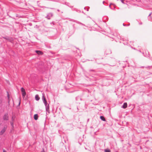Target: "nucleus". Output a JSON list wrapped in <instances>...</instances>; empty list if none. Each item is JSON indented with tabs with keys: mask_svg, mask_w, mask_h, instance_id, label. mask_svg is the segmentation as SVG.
<instances>
[{
	"mask_svg": "<svg viewBox=\"0 0 152 152\" xmlns=\"http://www.w3.org/2000/svg\"><path fill=\"white\" fill-rule=\"evenodd\" d=\"M50 9H53V8H50Z\"/></svg>",
	"mask_w": 152,
	"mask_h": 152,
	"instance_id": "nucleus-31",
	"label": "nucleus"
},
{
	"mask_svg": "<svg viewBox=\"0 0 152 152\" xmlns=\"http://www.w3.org/2000/svg\"><path fill=\"white\" fill-rule=\"evenodd\" d=\"M80 99V100H81V99L79 96H77L76 98V100H78Z\"/></svg>",
	"mask_w": 152,
	"mask_h": 152,
	"instance_id": "nucleus-13",
	"label": "nucleus"
},
{
	"mask_svg": "<svg viewBox=\"0 0 152 152\" xmlns=\"http://www.w3.org/2000/svg\"><path fill=\"white\" fill-rule=\"evenodd\" d=\"M7 97L8 98V104H10V96L9 95V93L8 91H7Z\"/></svg>",
	"mask_w": 152,
	"mask_h": 152,
	"instance_id": "nucleus-9",
	"label": "nucleus"
},
{
	"mask_svg": "<svg viewBox=\"0 0 152 152\" xmlns=\"http://www.w3.org/2000/svg\"><path fill=\"white\" fill-rule=\"evenodd\" d=\"M127 103L124 102V103L123 105L121 107L124 109H125L127 107Z\"/></svg>",
	"mask_w": 152,
	"mask_h": 152,
	"instance_id": "nucleus-5",
	"label": "nucleus"
},
{
	"mask_svg": "<svg viewBox=\"0 0 152 152\" xmlns=\"http://www.w3.org/2000/svg\"><path fill=\"white\" fill-rule=\"evenodd\" d=\"M45 104V106H47L48 105V104L47 102L45 103H44Z\"/></svg>",
	"mask_w": 152,
	"mask_h": 152,
	"instance_id": "nucleus-17",
	"label": "nucleus"
},
{
	"mask_svg": "<svg viewBox=\"0 0 152 152\" xmlns=\"http://www.w3.org/2000/svg\"><path fill=\"white\" fill-rule=\"evenodd\" d=\"M35 52L38 54L39 55H42L43 54V53L40 50H36Z\"/></svg>",
	"mask_w": 152,
	"mask_h": 152,
	"instance_id": "nucleus-6",
	"label": "nucleus"
},
{
	"mask_svg": "<svg viewBox=\"0 0 152 152\" xmlns=\"http://www.w3.org/2000/svg\"><path fill=\"white\" fill-rule=\"evenodd\" d=\"M14 120V117L13 116H12V121H13Z\"/></svg>",
	"mask_w": 152,
	"mask_h": 152,
	"instance_id": "nucleus-18",
	"label": "nucleus"
},
{
	"mask_svg": "<svg viewBox=\"0 0 152 152\" xmlns=\"http://www.w3.org/2000/svg\"><path fill=\"white\" fill-rule=\"evenodd\" d=\"M94 71V70H90V71Z\"/></svg>",
	"mask_w": 152,
	"mask_h": 152,
	"instance_id": "nucleus-28",
	"label": "nucleus"
},
{
	"mask_svg": "<svg viewBox=\"0 0 152 152\" xmlns=\"http://www.w3.org/2000/svg\"><path fill=\"white\" fill-rule=\"evenodd\" d=\"M123 25L124 26H129V24L126 25V24H124L123 23Z\"/></svg>",
	"mask_w": 152,
	"mask_h": 152,
	"instance_id": "nucleus-16",
	"label": "nucleus"
},
{
	"mask_svg": "<svg viewBox=\"0 0 152 152\" xmlns=\"http://www.w3.org/2000/svg\"><path fill=\"white\" fill-rule=\"evenodd\" d=\"M41 152H45V151H44V149L43 150V151H41Z\"/></svg>",
	"mask_w": 152,
	"mask_h": 152,
	"instance_id": "nucleus-27",
	"label": "nucleus"
},
{
	"mask_svg": "<svg viewBox=\"0 0 152 152\" xmlns=\"http://www.w3.org/2000/svg\"><path fill=\"white\" fill-rule=\"evenodd\" d=\"M10 124H11V126L12 127H14V125H13V121H11L10 122Z\"/></svg>",
	"mask_w": 152,
	"mask_h": 152,
	"instance_id": "nucleus-15",
	"label": "nucleus"
},
{
	"mask_svg": "<svg viewBox=\"0 0 152 152\" xmlns=\"http://www.w3.org/2000/svg\"><path fill=\"white\" fill-rule=\"evenodd\" d=\"M110 4V6H109V7H110L111 9H113V8H111V6H110V5H111V4Z\"/></svg>",
	"mask_w": 152,
	"mask_h": 152,
	"instance_id": "nucleus-21",
	"label": "nucleus"
},
{
	"mask_svg": "<svg viewBox=\"0 0 152 152\" xmlns=\"http://www.w3.org/2000/svg\"><path fill=\"white\" fill-rule=\"evenodd\" d=\"M21 91L22 92V94L23 97H24L26 95V92L25 89L23 87L21 88Z\"/></svg>",
	"mask_w": 152,
	"mask_h": 152,
	"instance_id": "nucleus-1",
	"label": "nucleus"
},
{
	"mask_svg": "<svg viewBox=\"0 0 152 152\" xmlns=\"http://www.w3.org/2000/svg\"><path fill=\"white\" fill-rule=\"evenodd\" d=\"M117 1H118L119 0H117Z\"/></svg>",
	"mask_w": 152,
	"mask_h": 152,
	"instance_id": "nucleus-34",
	"label": "nucleus"
},
{
	"mask_svg": "<svg viewBox=\"0 0 152 152\" xmlns=\"http://www.w3.org/2000/svg\"><path fill=\"white\" fill-rule=\"evenodd\" d=\"M151 13H152V12L151 13L149 14V15H148V18H149V16H150V15H151Z\"/></svg>",
	"mask_w": 152,
	"mask_h": 152,
	"instance_id": "nucleus-23",
	"label": "nucleus"
},
{
	"mask_svg": "<svg viewBox=\"0 0 152 152\" xmlns=\"http://www.w3.org/2000/svg\"><path fill=\"white\" fill-rule=\"evenodd\" d=\"M7 127L6 126L4 127L0 132V135H2L6 131Z\"/></svg>",
	"mask_w": 152,
	"mask_h": 152,
	"instance_id": "nucleus-3",
	"label": "nucleus"
},
{
	"mask_svg": "<svg viewBox=\"0 0 152 152\" xmlns=\"http://www.w3.org/2000/svg\"><path fill=\"white\" fill-rule=\"evenodd\" d=\"M20 102H19V105H20Z\"/></svg>",
	"mask_w": 152,
	"mask_h": 152,
	"instance_id": "nucleus-26",
	"label": "nucleus"
},
{
	"mask_svg": "<svg viewBox=\"0 0 152 152\" xmlns=\"http://www.w3.org/2000/svg\"><path fill=\"white\" fill-rule=\"evenodd\" d=\"M53 15V14L52 13H49L46 16L47 18L48 19H50L51 17H52Z\"/></svg>",
	"mask_w": 152,
	"mask_h": 152,
	"instance_id": "nucleus-4",
	"label": "nucleus"
},
{
	"mask_svg": "<svg viewBox=\"0 0 152 152\" xmlns=\"http://www.w3.org/2000/svg\"><path fill=\"white\" fill-rule=\"evenodd\" d=\"M45 109L46 111L49 112V104H48V105L45 106Z\"/></svg>",
	"mask_w": 152,
	"mask_h": 152,
	"instance_id": "nucleus-8",
	"label": "nucleus"
},
{
	"mask_svg": "<svg viewBox=\"0 0 152 152\" xmlns=\"http://www.w3.org/2000/svg\"><path fill=\"white\" fill-rule=\"evenodd\" d=\"M100 118L103 121H106L105 118L103 116H100Z\"/></svg>",
	"mask_w": 152,
	"mask_h": 152,
	"instance_id": "nucleus-12",
	"label": "nucleus"
},
{
	"mask_svg": "<svg viewBox=\"0 0 152 152\" xmlns=\"http://www.w3.org/2000/svg\"><path fill=\"white\" fill-rule=\"evenodd\" d=\"M57 11H58V12H59V10H57Z\"/></svg>",
	"mask_w": 152,
	"mask_h": 152,
	"instance_id": "nucleus-29",
	"label": "nucleus"
},
{
	"mask_svg": "<svg viewBox=\"0 0 152 152\" xmlns=\"http://www.w3.org/2000/svg\"><path fill=\"white\" fill-rule=\"evenodd\" d=\"M3 120H4L7 121L9 119V116L8 114L7 113H6L4 114L3 117Z\"/></svg>",
	"mask_w": 152,
	"mask_h": 152,
	"instance_id": "nucleus-2",
	"label": "nucleus"
},
{
	"mask_svg": "<svg viewBox=\"0 0 152 152\" xmlns=\"http://www.w3.org/2000/svg\"><path fill=\"white\" fill-rule=\"evenodd\" d=\"M38 116L37 114H35L34 115V120H37L38 119Z\"/></svg>",
	"mask_w": 152,
	"mask_h": 152,
	"instance_id": "nucleus-10",
	"label": "nucleus"
},
{
	"mask_svg": "<svg viewBox=\"0 0 152 152\" xmlns=\"http://www.w3.org/2000/svg\"><path fill=\"white\" fill-rule=\"evenodd\" d=\"M42 99L44 103H45L47 102V100L44 95H43Z\"/></svg>",
	"mask_w": 152,
	"mask_h": 152,
	"instance_id": "nucleus-7",
	"label": "nucleus"
},
{
	"mask_svg": "<svg viewBox=\"0 0 152 152\" xmlns=\"http://www.w3.org/2000/svg\"><path fill=\"white\" fill-rule=\"evenodd\" d=\"M77 23H79V24H80V23H81L77 21Z\"/></svg>",
	"mask_w": 152,
	"mask_h": 152,
	"instance_id": "nucleus-25",
	"label": "nucleus"
},
{
	"mask_svg": "<svg viewBox=\"0 0 152 152\" xmlns=\"http://www.w3.org/2000/svg\"><path fill=\"white\" fill-rule=\"evenodd\" d=\"M35 99L37 101H38L40 99L39 95L38 94H36L35 96Z\"/></svg>",
	"mask_w": 152,
	"mask_h": 152,
	"instance_id": "nucleus-11",
	"label": "nucleus"
},
{
	"mask_svg": "<svg viewBox=\"0 0 152 152\" xmlns=\"http://www.w3.org/2000/svg\"><path fill=\"white\" fill-rule=\"evenodd\" d=\"M3 152H7L4 149H3Z\"/></svg>",
	"mask_w": 152,
	"mask_h": 152,
	"instance_id": "nucleus-24",
	"label": "nucleus"
},
{
	"mask_svg": "<svg viewBox=\"0 0 152 152\" xmlns=\"http://www.w3.org/2000/svg\"><path fill=\"white\" fill-rule=\"evenodd\" d=\"M80 24H81V25H83V26H85L84 24H83V23H80Z\"/></svg>",
	"mask_w": 152,
	"mask_h": 152,
	"instance_id": "nucleus-22",
	"label": "nucleus"
},
{
	"mask_svg": "<svg viewBox=\"0 0 152 152\" xmlns=\"http://www.w3.org/2000/svg\"><path fill=\"white\" fill-rule=\"evenodd\" d=\"M105 152H110V150L109 149H105L104 150Z\"/></svg>",
	"mask_w": 152,
	"mask_h": 152,
	"instance_id": "nucleus-14",
	"label": "nucleus"
},
{
	"mask_svg": "<svg viewBox=\"0 0 152 152\" xmlns=\"http://www.w3.org/2000/svg\"><path fill=\"white\" fill-rule=\"evenodd\" d=\"M88 9H87V11H88Z\"/></svg>",
	"mask_w": 152,
	"mask_h": 152,
	"instance_id": "nucleus-33",
	"label": "nucleus"
},
{
	"mask_svg": "<svg viewBox=\"0 0 152 152\" xmlns=\"http://www.w3.org/2000/svg\"><path fill=\"white\" fill-rule=\"evenodd\" d=\"M124 0H121V2H122V3H123V4H124Z\"/></svg>",
	"mask_w": 152,
	"mask_h": 152,
	"instance_id": "nucleus-20",
	"label": "nucleus"
},
{
	"mask_svg": "<svg viewBox=\"0 0 152 152\" xmlns=\"http://www.w3.org/2000/svg\"><path fill=\"white\" fill-rule=\"evenodd\" d=\"M111 53V51L110 50H109V52L107 54H110V53Z\"/></svg>",
	"mask_w": 152,
	"mask_h": 152,
	"instance_id": "nucleus-19",
	"label": "nucleus"
},
{
	"mask_svg": "<svg viewBox=\"0 0 152 152\" xmlns=\"http://www.w3.org/2000/svg\"><path fill=\"white\" fill-rule=\"evenodd\" d=\"M84 9L85 10H86V7H84Z\"/></svg>",
	"mask_w": 152,
	"mask_h": 152,
	"instance_id": "nucleus-30",
	"label": "nucleus"
},
{
	"mask_svg": "<svg viewBox=\"0 0 152 152\" xmlns=\"http://www.w3.org/2000/svg\"><path fill=\"white\" fill-rule=\"evenodd\" d=\"M104 1H103V3L104 4Z\"/></svg>",
	"mask_w": 152,
	"mask_h": 152,
	"instance_id": "nucleus-32",
	"label": "nucleus"
}]
</instances>
